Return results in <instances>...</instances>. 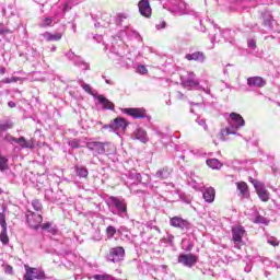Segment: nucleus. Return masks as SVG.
<instances>
[{"label":"nucleus","instance_id":"1","mask_svg":"<svg viewBox=\"0 0 280 280\" xmlns=\"http://www.w3.org/2000/svg\"><path fill=\"white\" fill-rule=\"evenodd\" d=\"M229 127L225 129H222L221 132L219 133V139L221 141H226V137L229 135H240L237 133V130L240 128H244L246 125V121L244 120V117L242 115L233 112L230 114V118L228 119Z\"/></svg>","mask_w":280,"mask_h":280},{"label":"nucleus","instance_id":"2","mask_svg":"<svg viewBox=\"0 0 280 280\" xmlns=\"http://www.w3.org/2000/svg\"><path fill=\"white\" fill-rule=\"evenodd\" d=\"M69 3L63 4L62 8H59L52 16H43L39 21V27H54L57 23H60V19L65 16V12H69Z\"/></svg>","mask_w":280,"mask_h":280},{"label":"nucleus","instance_id":"3","mask_svg":"<svg viewBox=\"0 0 280 280\" xmlns=\"http://www.w3.org/2000/svg\"><path fill=\"white\" fill-rule=\"evenodd\" d=\"M112 213L114 215H119L124 218L128 213V207L126 206V200L119 197H109Z\"/></svg>","mask_w":280,"mask_h":280},{"label":"nucleus","instance_id":"4","mask_svg":"<svg viewBox=\"0 0 280 280\" xmlns=\"http://www.w3.org/2000/svg\"><path fill=\"white\" fill-rule=\"evenodd\" d=\"M125 257L126 249H124L121 246L112 247L107 255L108 261H112L113 264H119L120 261H124Z\"/></svg>","mask_w":280,"mask_h":280},{"label":"nucleus","instance_id":"5","mask_svg":"<svg viewBox=\"0 0 280 280\" xmlns=\"http://www.w3.org/2000/svg\"><path fill=\"white\" fill-rule=\"evenodd\" d=\"M4 140L8 143H11V145H14V143H16L22 149L32 150V148H34V142L27 141L25 137L14 138V136L8 133L5 135Z\"/></svg>","mask_w":280,"mask_h":280},{"label":"nucleus","instance_id":"6","mask_svg":"<svg viewBox=\"0 0 280 280\" xmlns=\"http://www.w3.org/2000/svg\"><path fill=\"white\" fill-rule=\"evenodd\" d=\"M252 184L256 190V194L262 202H268L270 200V192L266 189V185L257 179H253Z\"/></svg>","mask_w":280,"mask_h":280},{"label":"nucleus","instance_id":"7","mask_svg":"<svg viewBox=\"0 0 280 280\" xmlns=\"http://www.w3.org/2000/svg\"><path fill=\"white\" fill-rule=\"evenodd\" d=\"M26 222L31 229L37 231L43 223V215L33 212L32 210L26 211Z\"/></svg>","mask_w":280,"mask_h":280},{"label":"nucleus","instance_id":"8","mask_svg":"<svg viewBox=\"0 0 280 280\" xmlns=\"http://www.w3.org/2000/svg\"><path fill=\"white\" fill-rule=\"evenodd\" d=\"M246 235V230L242 225H236L232 228V242H234L235 248H240L244 237Z\"/></svg>","mask_w":280,"mask_h":280},{"label":"nucleus","instance_id":"9","mask_svg":"<svg viewBox=\"0 0 280 280\" xmlns=\"http://www.w3.org/2000/svg\"><path fill=\"white\" fill-rule=\"evenodd\" d=\"M25 275L24 280H43L45 279V271L38 269V268H32L28 266H25Z\"/></svg>","mask_w":280,"mask_h":280},{"label":"nucleus","instance_id":"10","mask_svg":"<svg viewBox=\"0 0 280 280\" xmlns=\"http://www.w3.org/2000/svg\"><path fill=\"white\" fill-rule=\"evenodd\" d=\"M182 85L185 89H198V81L196 80V74L194 72H187L180 77Z\"/></svg>","mask_w":280,"mask_h":280},{"label":"nucleus","instance_id":"11","mask_svg":"<svg viewBox=\"0 0 280 280\" xmlns=\"http://www.w3.org/2000/svg\"><path fill=\"white\" fill-rule=\"evenodd\" d=\"M121 113L129 117H133V119H145V117H148V114L143 108H122Z\"/></svg>","mask_w":280,"mask_h":280},{"label":"nucleus","instance_id":"12","mask_svg":"<svg viewBox=\"0 0 280 280\" xmlns=\"http://www.w3.org/2000/svg\"><path fill=\"white\" fill-rule=\"evenodd\" d=\"M138 10L141 16H144V19L152 18V7L150 5V0H140L138 2Z\"/></svg>","mask_w":280,"mask_h":280},{"label":"nucleus","instance_id":"13","mask_svg":"<svg viewBox=\"0 0 280 280\" xmlns=\"http://www.w3.org/2000/svg\"><path fill=\"white\" fill-rule=\"evenodd\" d=\"M197 261L198 257H196L194 254H182L178 257V262L186 266V268H192V266H196Z\"/></svg>","mask_w":280,"mask_h":280},{"label":"nucleus","instance_id":"14","mask_svg":"<svg viewBox=\"0 0 280 280\" xmlns=\"http://www.w3.org/2000/svg\"><path fill=\"white\" fill-rule=\"evenodd\" d=\"M128 128V121L125 120V118L117 117L114 119L113 124L109 125V129L112 132H116V135H119L117 130H121L122 132Z\"/></svg>","mask_w":280,"mask_h":280},{"label":"nucleus","instance_id":"15","mask_svg":"<svg viewBox=\"0 0 280 280\" xmlns=\"http://www.w3.org/2000/svg\"><path fill=\"white\" fill-rule=\"evenodd\" d=\"M170 225L174 229H180V231H185V229H189V221L183 219L182 217H173L170 219Z\"/></svg>","mask_w":280,"mask_h":280},{"label":"nucleus","instance_id":"16","mask_svg":"<svg viewBox=\"0 0 280 280\" xmlns=\"http://www.w3.org/2000/svg\"><path fill=\"white\" fill-rule=\"evenodd\" d=\"M88 150L93 152L94 156H97L100 154H104L106 152V148L104 147V142H97V141H92L86 143Z\"/></svg>","mask_w":280,"mask_h":280},{"label":"nucleus","instance_id":"17","mask_svg":"<svg viewBox=\"0 0 280 280\" xmlns=\"http://www.w3.org/2000/svg\"><path fill=\"white\" fill-rule=\"evenodd\" d=\"M247 86L252 89H264L266 86V80L261 77H249L247 79Z\"/></svg>","mask_w":280,"mask_h":280},{"label":"nucleus","instance_id":"18","mask_svg":"<svg viewBox=\"0 0 280 280\" xmlns=\"http://www.w3.org/2000/svg\"><path fill=\"white\" fill-rule=\"evenodd\" d=\"M116 25L122 27L124 30H128L130 27V16L128 13H118L116 15Z\"/></svg>","mask_w":280,"mask_h":280},{"label":"nucleus","instance_id":"19","mask_svg":"<svg viewBox=\"0 0 280 280\" xmlns=\"http://www.w3.org/2000/svg\"><path fill=\"white\" fill-rule=\"evenodd\" d=\"M132 139H137L141 143H148L150 139L148 138V132L144 129L137 128L132 133Z\"/></svg>","mask_w":280,"mask_h":280},{"label":"nucleus","instance_id":"20","mask_svg":"<svg viewBox=\"0 0 280 280\" xmlns=\"http://www.w3.org/2000/svg\"><path fill=\"white\" fill-rule=\"evenodd\" d=\"M98 104H101L104 110H115V104L106 98L104 95L100 94L95 96Z\"/></svg>","mask_w":280,"mask_h":280},{"label":"nucleus","instance_id":"21","mask_svg":"<svg viewBox=\"0 0 280 280\" xmlns=\"http://www.w3.org/2000/svg\"><path fill=\"white\" fill-rule=\"evenodd\" d=\"M172 176V170L170 167H163L154 174V178L160 180H167Z\"/></svg>","mask_w":280,"mask_h":280},{"label":"nucleus","instance_id":"22","mask_svg":"<svg viewBox=\"0 0 280 280\" xmlns=\"http://www.w3.org/2000/svg\"><path fill=\"white\" fill-rule=\"evenodd\" d=\"M185 58L189 61L194 60L195 62H205V52L195 51L192 54H187Z\"/></svg>","mask_w":280,"mask_h":280},{"label":"nucleus","instance_id":"23","mask_svg":"<svg viewBox=\"0 0 280 280\" xmlns=\"http://www.w3.org/2000/svg\"><path fill=\"white\" fill-rule=\"evenodd\" d=\"M43 38L47 40V43L60 40L62 38V33H49L45 32L42 34Z\"/></svg>","mask_w":280,"mask_h":280},{"label":"nucleus","instance_id":"24","mask_svg":"<svg viewBox=\"0 0 280 280\" xmlns=\"http://www.w3.org/2000/svg\"><path fill=\"white\" fill-rule=\"evenodd\" d=\"M203 200L211 203L215 200V189L213 187H209L203 191Z\"/></svg>","mask_w":280,"mask_h":280},{"label":"nucleus","instance_id":"25","mask_svg":"<svg viewBox=\"0 0 280 280\" xmlns=\"http://www.w3.org/2000/svg\"><path fill=\"white\" fill-rule=\"evenodd\" d=\"M206 163L211 170H222L223 164L218 159H208Z\"/></svg>","mask_w":280,"mask_h":280},{"label":"nucleus","instance_id":"26","mask_svg":"<svg viewBox=\"0 0 280 280\" xmlns=\"http://www.w3.org/2000/svg\"><path fill=\"white\" fill-rule=\"evenodd\" d=\"M152 268L160 279H163L167 275V267L165 265L153 266Z\"/></svg>","mask_w":280,"mask_h":280},{"label":"nucleus","instance_id":"27","mask_svg":"<svg viewBox=\"0 0 280 280\" xmlns=\"http://www.w3.org/2000/svg\"><path fill=\"white\" fill-rule=\"evenodd\" d=\"M75 172H77V176H79V178H86V176H89V170H86L85 166H75Z\"/></svg>","mask_w":280,"mask_h":280},{"label":"nucleus","instance_id":"28","mask_svg":"<svg viewBox=\"0 0 280 280\" xmlns=\"http://www.w3.org/2000/svg\"><path fill=\"white\" fill-rule=\"evenodd\" d=\"M252 222H254V224H265V225H268L270 221L267 220L261 214H257L255 219H252Z\"/></svg>","mask_w":280,"mask_h":280},{"label":"nucleus","instance_id":"29","mask_svg":"<svg viewBox=\"0 0 280 280\" xmlns=\"http://www.w3.org/2000/svg\"><path fill=\"white\" fill-rule=\"evenodd\" d=\"M14 127V124L10 120H0V130H11Z\"/></svg>","mask_w":280,"mask_h":280},{"label":"nucleus","instance_id":"30","mask_svg":"<svg viewBox=\"0 0 280 280\" xmlns=\"http://www.w3.org/2000/svg\"><path fill=\"white\" fill-rule=\"evenodd\" d=\"M105 233L108 240H113V237H115V235L117 234V229L113 225H109L106 228Z\"/></svg>","mask_w":280,"mask_h":280},{"label":"nucleus","instance_id":"31","mask_svg":"<svg viewBox=\"0 0 280 280\" xmlns=\"http://www.w3.org/2000/svg\"><path fill=\"white\" fill-rule=\"evenodd\" d=\"M178 14H189V11H187V3L184 1H179L177 4Z\"/></svg>","mask_w":280,"mask_h":280},{"label":"nucleus","instance_id":"32","mask_svg":"<svg viewBox=\"0 0 280 280\" xmlns=\"http://www.w3.org/2000/svg\"><path fill=\"white\" fill-rule=\"evenodd\" d=\"M237 189L242 196H246L248 194V185L244 182L237 183Z\"/></svg>","mask_w":280,"mask_h":280},{"label":"nucleus","instance_id":"33","mask_svg":"<svg viewBox=\"0 0 280 280\" xmlns=\"http://www.w3.org/2000/svg\"><path fill=\"white\" fill-rule=\"evenodd\" d=\"M0 242H2V244H8L10 242V238L8 237V228H2Z\"/></svg>","mask_w":280,"mask_h":280},{"label":"nucleus","instance_id":"34","mask_svg":"<svg viewBox=\"0 0 280 280\" xmlns=\"http://www.w3.org/2000/svg\"><path fill=\"white\" fill-rule=\"evenodd\" d=\"M129 178L136 180V183H141V173H138L137 171H130Z\"/></svg>","mask_w":280,"mask_h":280},{"label":"nucleus","instance_id":"35","mask_svg":"<svg viewBox=\"0 0 280 280\" xmlns=\"http://www.w3.org/2000/svg\"><path fill=\"white\" fill-rule=\"evenodd\" d=\"M21 78L20 77H11V78H7L3 79L1 82L2 84H12L13 82H21Z\"/></svg>","mask_w":280,"mask_h":280},{"label":"nucleus","instance_id":"36","mask_svg":"<svg viewBox=\"0 0 280 280\" xmlns=\"http://www.w3.org/2000/svg\"><path fill=\"white\" fill-rule=\"evenodd\" d=\"M66 56H67V58L69 59V60H72V62L74 63V65H80V63H78V59H79V57L75 55V52H73V51H68L67 54H66Z\"/></svg>","mask_w":280,"mask_h":280},{"label":"nucleus","instance_id":"37","mask_svg":"<svg viewBox=\"0 0 280 280\" xmlns=\"http://www.w3.org/2000/svg\"><path fill=\"white\" fill-rule=\"evenodd\" d=\"M8 170V159L0 155V172H5Z\"/></svg>","mask_w":280,"mask_h":280},{"label":"nucleus","instance_id":"38","mask_svg":"<svg viewBox=\"0 0 280 280\" xmlns=\"http://www.w3.org/2000/svg\"><path fill=\"white\" fill-rule=\"evenodd\" d=\"M40 226H42L43 231H48V233H52V235H54V233H56V229L51 228V223H49V222H46V223L42 224Z\"/></svg>","mask_w":280,"mask_h":280},{"label":"nucleus","instance_id":"39","mask_svg":"<svg viewBox=\"0 0 280 280\" xmlns=\"http://www.w3.org/2000/svg\"><path fill=\"white\" fill-rule=\"evenodd\" d=\"M32 207L35 211H40L43 209V203H40V200L35 199L32 201Z\"/></svg>","mask_w":280,"mask_h":280},{"label":"nucleus","instance_id":"40","mask_svg":"<svg viewBox=\"0 0 280 280\" xmlns=\"http://www.w3.org/2000/svg\"><path fill=\"white\" fill-rule=\"evenodd\" d=\"M121 34H126L127 36H131L133 38H140L141 37V35H139V33L137 31H127L126 32V30H124V31H121Z\"/></svg>","mask_w":280,"mask_h":280},{"label":"nucleus","instance_id":"41","mask_svg":"<svg viewBox=\"0 0 280 280\" xmlns=\"http://www.w3.org/2000/svg\"><path fill=\"white\" fill-rule=\"evenodd\" d=\"M196 122L198 124V126H201V128H203V130H209V127L207 126V120H205V118L198 117L196 119Z\"/></svg>","mask_w":280,"mask_h":280},{"label":"nucleus","instance_id":"42","mask_svg":"<svg viewBox=\"0 0 280 280\" xmlns=\"http://www.w3.org/2000/svg\"><path fill=\"white\" fill-rule=\"evenodd\" d=\"M68 144L70 145V148L78 149V148H80V140L72 139L70 141H68Z\"/></svg>","mask_w":280,"mask_h":280},{"label":"nucleus","instance_id":"43","mask_svg":"<svg viewBox=\"0 0 280 280\" xmlns=\"http://www.w3.org/2000/svg\"><path fill=\"white\" fill-rule=\"evenodd\" d=\"M81 89H83V91H85V93H89V95H93V88H91L90 84L82 83Z\"/></svg>","mask_w":280,"mask_h":280},{"label":"nucleus","instance_id":"44","mask_svg":"<svg viewBox=\"0 0 280 280\" xmlns=\"http://www.w3.org/2000/svg\"><path fill=\"white\" fill-rule=\"evenodd\" d=\"M0 226L2 229H8V223L5 222V214L0 212Z\"/></svg>","mask_w":280,"mask_h":280},{"label":"nucleus","instance_id":"45","mask_svg":"<svg viewBox=\"0 0 280 280\" xmlns=\"http://www.w3.org/2000/svg\"><path fill=\"white\" fill-rule=\"evenodd\" d=\"M137 72L140 73L141 75H145V73H148V68H145V66H138L137 68Z\"/></svg>","mask_w":280,"mask_h":280},{"label":"nucleus","instance_id":"46","mask_svg":"<svg viewBox=\"0 0 280 280\" xmlns=\"http://www.w3.org/2000/svg\"><path fill=\"white\" fill-rule=\"evenodd\" d=\"M268 244H270L271 246H277L279 244V241L277 238H275L273 236H270L267 238Z\"/></svg>","mask_w":280,"mask_h":280},{"label":"nucleus","instance_id":"47","mask_svg":"<svg viewBox=\"0 0 280 280\" xmlns=\"http://www.w3.org/2000/svg\"><path fill=\"white\" fill-rule=\"evenodd\" d=\"M79 59H75L77 60V62H78V65H75L77 67H84L83 69H89V65L86 63V62H83L82 61V58H80V57H78Z\"/></svg>","mask_w":280,"mask_h":280},{"label":"nucleus","instance_id":"48","mask_svg":"<svg viewBox=\"0 0 280 280\" xmlns=\"http://www.w3.org/2000/svg\"><path fill=\"white\" fill-rule=\"evenodd\" d=\"M210 40L211 43H220V39L218 38V34H210Z\"/></svg>","mask_w":280,"mask_h":280},{"label":"nucleus","instance_id":"49","mask_svg":"<svg viewBox=\"0 0 280 280\" xmlns=\"http://www.w3.org/2000/svg\"><path fill=\"white\" fill-rule=\"evenodd\" d=\"M4 272H5L7 275H12V272H13L12 266L7 265V266L4 267Z\"/></svg>","mask_w":280,"mask_h":280},{"label":"nucleus","instance_id":"50","mask_svg":"<svg viewBox=\"0 0 280 280\" xmlns=\"http://www.w3.org/2000/svg\"><path fill=\"white\" fill-rule=\"evenodd\" d=\"M165 25H166V23H165V21H163V22H160L159 24H156L155 27H156V30H165Z\"/></svg>","mask_w":280,"mask_h":280},{"label":"nucleus","instance_id":"51","mask_svg":"<svg viewBox=\"0 0 280 280\" xmlns=\"http://www.w3.org/2000/svg\"><path fill=\"white\" fill-rule=\"evenodd\" d=\"M248 47H250L252 49H255V47H257V44L254 39H249L248 40Z\"/></svg>","mask_w":280,"mask_h":280},{"label":"nucleus","instance_id":"52","mask_svg":"<svg viewBox=\"0 0 280 280\" xmlns=\"http://www.w3.org/2000/svg\"><path fill=\"white\" fill-rule=\"evenodd\" d=\"M203 93H207V95H211V85H208L207 88H201Z\"/></svg>","mask_w":280,"mask_h":280},{"label":"nucleus","instance_id":"53","mask_svg":"<svg viewBox=\"0 0 280 280\" xmlns=\"http://www.w3.org/2000/svg\"><path fill=\"white\" fill-rule=\"evenodd\" d=\"M8 106H9V108H16V103L10 101V102L8 103Z\"/></svg>","mask_w":280,"mask_h":280},{"label":"nucleus","instance_id":"54","mask_svg":"<svg viewBox=\"0 0 280 280\" xmlns=\"http://www.w3.org/2000/svg\"><path fill=\"white\" fill-rule=\"evenodd\" d=\"M4 73H5V68L4 67H0V74L4 75Z\"/></svg>","mask_w":280,"mask_h":280},{"label":"nucleus","instance_id":"55","mask_svg":"<svg viewBox=\"0 0 280 280\" xmlns=\"http://www.w3.org/2000/svg\"><path fill=\"white\" fill-rule=\"evenodd\" d=\"M115 60H118V62H120L121 60H124V57H120L119 55H116Z\"/></svg>","mask_w":280,"mask_h":280},{"label":"nucleus","instance_id":"56","mask_svg":"<svg viewBox=\"0 0 280 280\" xmlns=\"http://www.w3.org/2000/svg\"><path fill=\"white\" fill-rule=\"evenodd\" d=\"M155 135H158V137H165V133H163L161 131H155Z\"/></svg>","mask_w":280,"mask_h":280},{"label":"nucleus","instance_id":"57","mask_svg":"<svg viewBox=\"0 0 280 280\" xmlns=\"http://www.w3.org/2000/svg\"><path fill=\"white\" fill-rule=\"evenodd\" d=\"M177 97H178L179 100H183L184 94H183L182 92H177Z\"/></svg>","mask_w":280,"mask_h":280},{"label":"nucleus","instance_id":"58","mask_svg":"<svg viewBox=\"0 0 280 280\" xmlns=\"http://www.w3.org/2000/svg\"><path fill=\"white\" fill-rule=\"evenodd\" d=\"M78 83L80 84L81 88H82V84H85V83H84V80H82V79H79V80H78Z\"/></svg>","mask_w":280,"mask_h":280},{"label":"nucleus","instance_id":"59","mask_svg":"<svg viewBox=\"0 0 280 280\" xmlns=\"http://www.w3.org/2000/svg\"><path fill=\"white\" fill-rule=\"evenodd\" d=\"M122 231H126V228H120L119 230H118V233H120V235H121V233H122Z\"/></svg>","mask_w":280,"mask_h":280},{"label":"nucleus","instance_id":"60","mask_svg":"<svg viewBox=\"0 0 280 280\" xmlns=\"http://www.w3.org/2000/svg\"><path fill=\"white\" fill-rule=\"evenodd\" d=\"M174 241V236L170 235L168 236V242H173Z\"/></svg>","mask_w":280,"mask_h":280},{"label":"nucleus","instance_id":"61","mask_svg":"<svg viewBox=\"0 0 280 280\" xmlns=\"http://www.w3.org/2000/svg\"><path fill=\"white\" fill-rule=\"evenodd\" d=\"M50 51H56V46H52V47L50 48Z\"/></svg>","mask_w":280,"mask_h":280},{"label":"nucleus","instance_id":"62","mask_svg":"<svg viewBox=\"0 0 280 280\" xmlns=\"http://www.w3.org/2000/svg\"><path fill=\"white\" fill-rule=\"evenodd\" d=\"M103 128H104V129L110 128V125H105Z\"/></svg>","mask_w":280,"mask_h":280},{"label":"nucleus","instance_id":"63","mask_svg":"<svg viewBox=\"0 0 280 280\" xmlns=\"http://www.w3.org/2000/svg\"><path fill=\"white\" fill-rule=\"evenodd\" d=\"M0 34H5V31L4 30H0Z\"/></svg>","mask_w":280,"mask_h":280},{"label":"nucleus","instance_id":"64","mask_svg":"<svg viewBox=\"0 0 280 280\" xmlns=\"http://www.w3.org/2000/svg\"><path fill=\"white\" fill-rule=\"evenodd\" d=\"M278 261H280V255L277 256Z\"/></svg>","mask_w":280,"mask_h":280}]
</instances>
